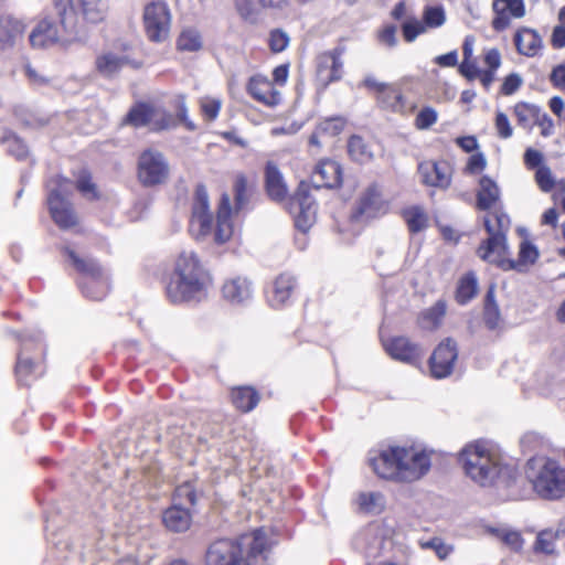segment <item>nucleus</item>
I'll use <instances>...</instances> for the list:
<instances>
[{
    "label": "nucleus",
    "mask_w": 565,
    "mask_h": 565,
    "mask_svg": "<svg viewBox=\"0 0 565 565\" xmlns=\"http://www.w3.org/2000/svg\"><path fill=\"white\" fill-rule=\"evenodd\" d=\"M233 204L227 192H223L216 207L215 228L213 231V214L210 211V200L206 186L202 183L194 189L189 231L195 239L214 234L218 245L227 243L234 234L233 217L247 211L254 193V184L248 177L238 172L232 182Z\"/></svg>",
    "instance_id": "1"
},
{
    "label": "nucleus",
    "mask_w": 565,
    "mask_h": 565,
    "mask_svg": "<svg viewBox=\"0 0 565 565\" xmlns=\"http://www.w3.org/2000/svg\"><path fill=\"white\" fill-rule=\"evenodd\" d=\"M213 276L194 250H182L163 279L164 295L172 305L201 302L209 296Z\"/></svg>",
    "instance_id": "2"
},
{
    "label": "nucleus",
    "mask_w": 565,
    "mask_h": 565,
    "mask_svg": "<svg viewBox=\"0 0 565 565\" xmlns=\"http://www.w3.org/2000/svg\"><path fill=\"white\" fill-rule=\"evenodd\" d=\"M458 460L466 476L481 487L510 490L522 478L516 466L504 463L501 456L483 439L468 443L460 450Z\"/></svg>",
    "instance_id": "3"
},
{
    "label": "nucleus",
    "mask_w": 565,
    "mask_h": 565,
    "mask_svg": "<svg viewBox=\"0 0 565 565\" xmlns=\"http://www.w3.org/2000/svg\"><path fill=\"white\" fill-rule=\"evenodd\" d=\"M483 225L489 236L477 248V255L482 260L494 263L504 270L515 269L518 271H522L537 260L539 250L527 239L520 243L518 259L505 258L508 250L507 235L511 227V220L501 209L486 215Z\"/></svg>",
    "instance_id": "4"
},
{
    "label": "nucleus",
    "mask_w": 565,
    "mask_h": 565,
    "mask_svg": "<svg viewBox=\"0 0 565 565\" xmlns=\"http://www.w3.org/2000/svg\"><path fill=\"white\" fill-rule=\"evenodd\" d=\"M271 544L264 529H255L236 540L218 539L205 554L206 565H266Z\"/></svg>",
    "instance_id": "5"
},
{
    "label": "nucleus",
    "mask_w": 565,
    "mask_h": 565,
    "mask_svg": "<svg viewBox=\"0 0 565 565\" xmlns=\"http://www.w3.org/2000/svg\"><path fill=\"white\" fill-rule=\"evenodd\" d=\"M374 473L385 480L414 482L428 473L431 467L430 456L424 450L412 447L387 446L369 458Z\"/></svg>",
    "instance_id": "6"
},
{
    "label": "nucleus",
    "mask_w": 565,
    "mask_h": 565,
    "mask_svg": "<svg viewBox=\"0 0 565 565\" xmlns=\"http://www.w3.org/2000/svg\"><path fill=\"white\" fill-rule=\"evenodd\" d=\"M58 21L42 19L32 30L29 41L34 49H44L60 41H70L79 33L78 14L74 0H53Z\"/></svg>",
    "instance_id": "7"
},
{
    "label": "nucleus",
    "mask_w": 565,
    "mask_h": 565,
    "mask_svg": "<svg viewBox=\"0 0 565 565\" xmlns=\"http://www.w3.org/2000/svg\"><path fill=\"white\" fill-rule=\"evenodd\" d=\"M47 371L46 345L38 338H23L14 364V377L19 386L30 387Z\"/></svg>",
    "instance_id": "8"
},
{
    "label": "nucleus",
    "mask_w": 565,
    "mask_h": 565,
    "mask_svg": "<svg viewBox=\"0 0 565 565\" xmlns=\"http://www.w3.org/2000/svg\"><path fill=\"white\" fill-rule=\"evenodd\" d=\"M473 36H467L462 43V61L458 65V72L467 81L472 82L479 79L486 90H489L495 81V73L502 64V57L499 49H487L482 53V61L484 68L480 70L477 66V61L473 57Z\"/></svg>",
    "instance_id": "9"
},
{
    "label": "nucleus",
    "mask_w": 565,
    "mask_h": 565,
    "mask_svg": "<svg viewBox=\"0 0 565 565\" xmlns=\"http://www.w3.org/2000/svg\"><path fill=\"white\" fill-rule=\"evenodd\" d=\"M62 252L72 262L76 271L82 275L79 288L83 295L95 301L105 299L109 291V281L102 266L94 259L79 257L67 246H64Z\"/></svg>",
    "instance_id": "10"
},
{
    "label": "nucleus",
    "mask_w": 565,
    "mask_h": 565,
    "mask_svg": "<svg viewBox=\"0 0 565 565\" xmlns=\"http://www.w3.org/2000/svg\"><path fill=\"white\" fill-rule=\"evenodd\" d=\"M362 85L373 96L376 106L384 111L406 117L416 109V104L408 103L402 87L395 83H383L373 76H366Z\"/></svg>",
    "instance_id": "11"
},
{
    "label": "nucleus",
    "mask_w": 565,
    "mask_h": 565,
    "mask_svg": "<svg viewBox=\"0 0 565 565\" xmlns=\"http://www.w3.org/2000/svg\"><path fill=\"white\" fill-rule=\"evenodd\" d=\"M530 481L542 499L556 501L565 498V467L553 458H544Z\"/></svg>",
    "instance_id": "12"
},
{
    "label": "nucleus",
    "mask_w": 565,
    "mask_h": 565,
    "mask_svg": "<svg viewBox=\"0 0 565 565\" xmlns=\"http://www.w3.org/2000/svg\"><path fill=\"white\" fill-rule=\"evenodd\" d=\"M120 125L136 129L149 127L152 132H161L177 127V122L170 113L161 110L152 103L145 100L134 103L122 117Z\"/></svg>",
    "instance_id": "13"
},
{
    "label": "nucleus",
    "mask_w": 565,
    "mask_h": 565,
    "mask_svg": "<svg viewBox=\"0 0 565 565\" xmlns=\"http://www.w3.org/2000/svg\"><path fill=\"white\" fill-rule=\"evenodd\" d=\"M136 177L143 188H156L168 182L170 166L166 156L153 148H146L138 154Z\"/></svg>",
    "instance_id": "14"
},
{
    "label": "nucleus",
    "mask_w": 565,
    "mask_h": 565,
    "mask_svg": "<svg viewBox=\"0 0 565 565\" xmlns=\"http://www.w3.org/2000/svg\"><path fill=\"white\" fill-rule=\"evenodd\" d=\"M511 110L518 127L525 132L530 134L536 128L543 138H550L555 134L553 118L540 105L520 100Z\"/></svg>",
    "instance_id": "15"
},
{
    "label": "nucleus",
    "mask_w": 565,
    "mask_h": 565,
    "mask_svg": "<svg viewBox=\"0 0 565 565\" xmlns=\"http://www.w3.org/2000/svg\"><path fill=\"white\" fill-rule=\"evenodd\" d=\"M172 14L164 1H150L143 8L142 25L151 43H162L170 36Z\"/></svg>",
    "instance_id": "16"
},
{
    "label": "nucleus",
    "mask_w": 565,
    "mask_h": 565,
    "mask_svg": "<svg viewBox=\"0 0 565 565\" xmlns=\"http://www.w3.org/2000/svg\"><path fill=\"white\" fill-rule=\"evenodd\" d=\"M46 207L51 220L60 230H77L81 226V216L73 202L63 195L60 190H49Z\"/></svg>",
    "instance_id": "17"
},
{
    "label": "nucleus",
    "mask_w": 565,
    "mask_h": 565,
    "mask_svg": "<svg viewBox=\"0 0 565 565\" xmlns=\"http://www.w3.org/2000/svg\"><path fill=\"white\" fill-rule=\"evenodd\" d=\"M458 345L452 338L441 340L428 359L429 374L435 380L450 376L458 360Z\"/></svg>",
    "instance_id": "18"
},
{
    "label": "nucleus",
    "mask_w": 565,
    "mask_h": 565,
    "mask_svg": "<svg viewBox=\"0 0 565 565\" xmlns=\"http://www.w3.org/2000/svg\"><path fill=\"white\" fill-rule=\"evenodd\" d=\"M382 345L390 358L395 361L418 366L422 363L424 351L418 342L406 335H392L382 340Z\"/></svg>",
    "instance_id": "19"
},
{
    "label": "nucleus",
    "mask_w": 565,
    "mask_h": 565,
    "mask_svg": "<svg viewBox=\"0 0 565 565\" xmlns=\"http://www.w3.org/2000/svg\"><path fill=\"white\" fill-rule=\"evenodd\" d=\"M523 164L527 171L534 172V182L542 192L550 193L555 189L556 178L542 151L532 147L526 148L523 153Z\"/></svg>",
    "instance_id": "20"
},
{
    "label": "nucleus",
    "mask_w": 565,
    "mask_h": 565,
    "mask_svg": "<svg viewBox=\"0 0 565 565\" xmlns=\"http://www.w3.org/2000/svg\"><path fill=\"white\" fill-rule=\"evenodd\" d=\"M298 290L297 278L290 273H281L267 288L266 300L271 308L281 309L292 303Z\"/></svg>",
    "instance_id": "21"
},
{
    "label": "nucleus",
    "mask_w": 565,
    "mask_h": 565,
    "mask_svg": "<svg viewBox=\"0 0 565 565\" xmlns=\"http://www.w3.org/2000/svg\"><path fill=\"white\" fill-rule=\"evenodd\" d=\"M493 17L491 28L495 32L509 29L513 20L525 17L526 7L524 0H492Z\"/></svg>",
    "instance_id": "22"
},
{
    "label": "nucleus",
    "mask_w": 565,
    "mask_h": 565,
    "mask_svg": "<svg viewBox=\"0 0 565 565\" xmlns=\"http://www.w3.org/2000/svg\"><path fill=\"white\" fill-rule=\"evenodd\" d=\"M245 89L253 100L266 107H276L281 102V93L262 73L252 75L246 82Z\"/></svg>",
    "instance_id": "23"
},
{
    "label": "nucleus",
    "mask_w": 565,
    "mask_h": 565,
    "mask_svg": "<svg viewBox=\"0 0 565 565\" xmlns=\"http://www.w3.org/2000/svg\"><path fill=\"white\" fill-rule=\"evenodd\" d=\"M422 182L428 186L448 189L451 184L454 169L446 160H427L418 164Z\"/></svg>",
    "instance_id": "24"
},
{
    "label": "nucleus",
    "mask_w": 565,
    "mask_h": 565,
    "mask_svg": "<svg viewBox=\"0 0 565 565\" xmlns=\"http://www.w3.org/2000/svg\"><path fill=\"white\" fill-rule=\"evenodd\" d=\"M290 212L294 214L295 226L302 233H307L316 218V211L310 202L308 189L301 183L290 202Z\"/></svg>",
    "instance_id": "25"
},
{
    "label": "nucleus",
    "mask_w": 565,
    "mask_h": 565,
    "mask_svg": "<svg viewBox=\"0 0 565 565\" xmlns=\"http://www.w3.org/2000/svg\"><path fill=\"white\" fill-rule=\"evenodd\" d=\"M341 51L334 49L318 56L316 78L322 89L342 77Z\"/></svg>",
    "instance_id": "26"
},
{
    "label": "nucleus",
    "mask_w": 565,
    "mask_h": 565,
    "mask_svg": "<svg viewBox=\"0 0 565 565\" xmlns=\"http://www.w3.org/2000/svg\"><path fill=\"white\" fill-rule=\"evenodd\" d=\"M311 180L318 189H339L343 183L342 167L332 159H321L311 173Z\"/></svg>",
    "instance_id": "27"
},
{
    "label": "nucleus",
    "mask_w": 565,
    "mask_h": 565,
    "mask_svg": "<svg viewBox=\"0 0 565 565\" xmlns=\"http://www.w3.org/2000/svg\"><path fill=\"white\" fill-rule=\"evenodd\" d=\"M382 207L381 191L377 184H371L360 195L351 212V221L361 222L377 216Z\"/></svg>",
    "instance_id": "28"
},
{
    "label": "nucleus",
    "mask_w": 565,
    "mask_h": 565,
    "mask_svg": "<svg viewBox=\"0 0 565 565\" xmlns=\"http://www.w3.org/2000/svg\"><path fill=\"white\" fill-rule=\"evenodd\" d=\"M513 44L519 55L530 58L540 56L544 49V41L540 32L525 25L515 30Z\"/></svg>",
    "instance_id": "29"
},
{
    "label": "nucleus",
    "mask_w": 565,
    "mask_h": 565,
    "mask_svg": "<svg viewBox=\"0 0 565 565\" xmlns=\"http://www.w3.org/2000/svg\"><path fill=\"white\" fill-rule=\"evenodd\" d=\"M344 126L345 120L341 117H329L321 120L309 136L308 145L310 151L313 154H318L327 140L340 135Z\"/></svg>",
    "instance_id": "30"
},
{
    "label": "nucleus",
    "mask_w": 565,
    "mask_h": 565,
    "mask_svg": "<svg viewBox=\"0 0 565 565\" xmlns=\"http://www.w3.org/2000/svg\"><path fill=\"white\" fill-rule=\"evenodd\" d=\"M476 207L480 211H488L487 215L493 213L497 209L504 211L500 203V189L488 175H482L479 180Z\"/></svg>",
    "instance_id": "31"
},
{
    "label": "nucleus",
    "mask_w": 565,
    "mask_h": 565,
    "mask_svg": "<svg viewBox=\"0 0 565 565\" xmlns=\"http://www.w3.org/2000/svg\"><path fill=\"white\" fill-rule=\"evenodd\" d=\"M264 189L267 196L275 202H282L288 196L282 173L273 161H267L264 168Z\"/></svg>",
    "instance_id": "32"
},
{
    "label": "nucleus",
    "mask_w": 565,
    "mask_h": 565,
    "mask_svg": "<svg viewBox=\"0 0 565 565\" xmlns=\"http://www.w3.org/2000/svg\"><path fill=\"white\" fill-rule=\"evenodd\" d=\"M193 514L189 508L171 504L162 512V524L173 533H184L192 526Z\"/></svg>",
    "instance_id": "33"
},
{
    "label": "nucleus",
    "mask_w": 565,
    "mask_h": 565,
    "mask_svg": "<svg viewBox=\"0 0 565 565\" xmlns=\"http://www.w3.org/2000/svg\"><path fill=\"white\" fill-rule=\"evenodd\" d=\"M25 24L11 15H0V50L12 49L23 38Z\"/></svg>",
    "instance_id": "34"
},
{
    "label": "nucleus",
    "mask_w": 565,
    "mask_h": 565,
    "mask_svg": "<svg viewBox=\"0 0 565 565\" xmlns=\"http://www.w3.org/2000/svg\"><path fill=\"white\" fill-rule=\"evenodd\" d=\"M74 8L78 14L81 29V18L83 21L92 24H97L105 20L108 11V0H74Z\"/></svg>",
    "instance_id": "35"
},
{
    "label": "nucleus",
    "mask_w": 565,
    "mask_h": 565,
    "mask_svg": "<svg viewBox=\"0 0 565 565\" xmlns=\"http://www.w3.org/2000/svg\"><path fill=\"white\" fill-rule=\"evenodd\" d=\"M230 401L236 411L247 414L257 407L260 394L250 385L234 386L230 390Z\"/></svg>",
    "instance_id": "36"
},
{
    "label": "nucleus",
    "mask_w": 565,
    "mask_h": 565,
    "mask_svg": "<svg viewBox=\"0 0 565 565\" xmlns=\"http://www.w3.org/2000/svg\"><path fill=\"white\" fill-rule=\"evenodd\" d=\"M223 298L231 303H243L252 298L253 288L246 277H234L227 279L222 286Z\"/></svg>",
    "instance_id": "37"
},
{
    "label": "nucleus",
    "mask_w": 565,
    "mask_h": 565,
    "mask_svg": "<svg viewBox=\"0 0 565 565\" xmlns=\"http://www.w3.org/2000/svg\"><path fill=\"white\" fill-rule=\"evenodd\" d=\"M74 188L82 198L89 202H97L103 199V192L98 184L95 182L93 173L87 168H82L74 171Z\"/></svg>",
    "instance_id": "38"
},
{
    "label": "nucleus",
    "mask_w": 565,
    "mask_h": 565,
    "mask_svg": "<svg viewBox=\"0 0 565 565\" xmlns=\"http://www.w3.org/2000/svg\"><path fill=\"white\" fill-rule=\"evenodd\" d=\"M447 306L444 300L436 301L431 307L422 311L417 317V324L422 330H437L446 316Z\"/></svg>",
    "instance_id": "39"
},
{
    "label": "nucleus",
    "mask_w": 565,
    "mask_h": 565,
    "mask_svg": "<svg viewBox=\"0 0 565 565\" xmlns=\"http://www.w3.org/2000/svg\"><path fill=\"white\" fill-rule=\"evenodd\" d=\"M478 278L475 271L465 273L457 281L455 300L458 305L469 303L478 295Z\"/></svg>",
    "instance_id": "40"
},
{
    "label": "nucleus",
    "mask_w": 565,
    "mask_h": 565,
    "mask_svg": "<svg viewBox=\"0 0 565 565\" xmlns=\"http://www.w3.org/2000/svg\"><path fill=\"white\" fill-rule=\"evenodd\" d=\"M0 143L8 145V153L18 161L26 160L30 154L26 143L11 129H0Z\"/></svg>",
    "instance_id": "41"
},
{
    "label": "nucleus",
    "mask_w": 565,
    "mask_h": 565,
    "mask_svg": "<svg viewBox=\"0 0 565 565\" xmlns=\"http://www.w3.org/2000/svg\"><path fill=\"white\" fill-rule=\"evenodd\" d=\"M409 233L417 234L429 226V215L423 206L412 205L402 211Z\"/></svg>",
    "instance_id": "42"
},
{
    "label": "nucleus",
    "mask_w": 565,
    "mask_h": 565,
    "mask_svg": "<svg viewBox=\"0 0 565 565\" xmlns=\"http://www.w3.org/2000/svg\"><path fill=\"white\" fill-rule=\"evenodd\" d=\"M198 490L192 481H184L175 487L172 493V501L174 505L184 507L188 505L191 511L196 507L198 503Z\"/></svg>",
    "instance_id": "43"
},
{
    "label": "nucleus",
    "mask_w": 565,
    "mask_h": 565,
    "mask_svg": "<svg viewBox=\"0 0 565 565\" xmlns=\"http://www.w3.org/2000/svg\"><path fill=\"white\" fill-rule=\"evenodd\" d=\"M482 319L489 330H495L500 326L501 315L495 302L494 286H491L486 294Z\"/></svg>",
    "instance_id": "44"
},
{
    "label": "nucleus",
    "mask_w": 565,
    "mask_h": 565,
    "mask_svg": "<svg viewBox=\"0 0 565 565\" xmlns=\"http://www.w3.org/2000/svg\"><path fill=\"white\" fill-rule=\"evenodd\" d=\"M175 47L180 52H199L203 47L200 31L194 28L183 29L177 38Z\"/></svg>",
    "instance_id": "45"
},
{
    "label": "nucleus",
    "mask_w": 565,
    "mask_h": 565,
    "mask_svg": "<svg viewBox=\"0 0 565 565\" xmlns=\"http://www.w3.org/2000/svg\"><path fill=\"white\" fill-rule=\"evenodd\" d=\"M128 64L126 57L118 56L114 53H104L97 56L95 66L98 73L104 76H111Z\"/></svg>",
    "instance_id": "46"
},
{
    "label": "nucleus",
    "mask_w": 565,
    "mask_h": 565,
    "mask_svg": "<svg viewBox=\"0 0 565 565\" xmlns=\"http://www.w3.org/2000/svg\"><path fill=\"white\" fill-rule=\"evenodd\" d=\"M423 23L426 29H437L446 22V12L443 6H426L423 10Z\"/></svg>",
    "instance_id": "47"
},
{
    "label": "nucleus",
    "mask_w": 565,
    "mask_h": 565,
    "mask_svg": "<svg viewBox=\"0 0 565 565\" xmlns=\"http://www.w3.org/2000/svg\"><path fill=\"white\" fill-rule=\"evenodd\" d=\"M348 152L353 160L359 162H364L371 158V153L363 138L355 135L350 137L348 141Z\"/></svg>",
    "instance_id": "48"
},
{
    "label": "nucleus",
    "mask_w": 565,
    "mask_h": 565,
    "mask_svg": "<svg viewBox=\"0 0 565 565\" xmlns=\"http://www.w3.org/2000/svg\"><path fill=\"white\" fill-rule=\"evenodd\" d=\"M173 107L175 109V117H173V119L175 120L177 125L181 124L190 131L195 130L196 126L192 120L189 119L188 116V107L184 95H178L174 98Z\"/></svg>",
    "instance_id": "49"
},
{
    "label": "nucleus",
    "mask_w": 565,
    "mask_h": 565,
    "mask_svg": "<svg viewBox=\"0 0 565 565\" xmlns=\"http://www.w3.org/2000/svg\"><path fill=\"white\" fill-rule=\"evenodd\" d=\"M438 120V113L431 106H424L416 115L414 126L418 130H427Z\"/></svg>",
    "instance_id": "50"
},
{
    "label": "nucleus",
    "mask_w": 565,
    "mask_h": 565,
    "mask_svg": "<svg viewBox=\"0 0 565 565\" xmlns=\"http://www.w3.org/2000/svg\"><path fill=\"white\" fill-rule=\"evenodd\" d=\"M426 26L423 21L417 20L415 17L402 23V33L406 42L412 43L416 38L426 32Z\"/></svg>",
    "instance_id": "51"
},
{
    "label": "nucleus",
    "mask_w": 565,
    "mask_h": 565,
    "mask_svg": "<svg viewBox=\"0 0 565 565\" xmlns=\"http://www.w3.org/2000/svg\"><path fill=\"white\" fill-rule=\"evenodd\" d=\"M290 39L288 34L281 29H274L269 32L268 47L271 53L277 54L287 49Z\"/></svg>",
    "instance_id": "52"
},
{
    "label": "nucleus",
    "mask_w": 565,
    "mask_h": 565,
    "mask_svg": "<svg viewBox=\"0 0 565 565\" xmlns=\"http://www.w3.org/2000/svg\"><path fill=\"white\" fill-rule=\"evenodd\" d=\"M222 108V102L218 98L205 97L200 100L201 114L206 121H213L217 118Z\"/></svg>",
    "instance_id": "53"
},
{
    "label": "nucleus",
    "mask_w": 565,
    "mask_h": 565,
    "mask_svg": "<svg viewBox=\"0 0 565 565\" xmlns=\"http://www.w3.org/2000/svg\"><path fill=\"white\" fill-rule=\"evenodd\" d=\"M419 546L423 550H433L437 557L441 561L446 559L452 552V547L447 545L440 537H433L429 541L419 542Z\"/></svg>",
    "instance_id": "54"
},
{
    "label": "nucleus",
    "mask_w": 565,
    "mask_h": 565,
    "mask_svg": "<svg viewBox=\"0 0 565 565\" xmlns=\"http://www.w3.org/2000/svg\"><path fill=\"white\" fill-rule=\"evenodd\" d=\"M494 128L500 139H509L513 136V127L505 113L498 110L494 117Z\"/></svg>",
    "instance_id": "55"
},
{
    "label": "nucleus",
    "mask_w": 565,
    "mask_h": 565,
    "mask_svg": "<svg viewBox=\"0 0 565 565\" xmlns=\"http://www.w3.org/2000/svg\"><path fill=\"white\" fill-rule=\"evenodd\" d=\"M536 553L550 555L554 552V537L551 532L542 531L537 534L533 546Z\"/></svg>",
    "instance_id": "56"
},
{
    "label": "nucleus",
    "mask_w": 565,
    "mask_h": 565,
    "mask_svg": "<svg viewBox=\"0 0 565 565\" xmlns=\"http://www.w3.org/2000/svg\"><path fill=\"white\" fill-rule=\"evenodd\" d=\"M548 81L553 88L565 93V58L553 66Z\"/></svg>",
    "instance_id": "57"
},
{
    "label": "nucleus",
    "mask_w": 565,
    "mask_h": 565,
    "mask_svg": "<svg viewBox=\"0 0 565 565\" xmlns=\"http://www.w3.org/2000/svg\"><path fill=\"white\" fill-rule=\"evenodd\" d=\"M521 84V77L516 73H511L504 77L500 87V94L503 96H510L520 88Z\"/></svg>",
    "instance_id": "58"
},
{
    "label": "nucleus",
    "mask_w": 565,
    "mask_h": 565,
    "mask_svg": "<svg viewBox=\"0 0 565 565\" xmlns=\"http://www.w3.org/2000/svg\"><path fill=\"white\" fill-rule=\"evenodd\" d=\"M381 498L380 493L375 492H361L358 495L359 509L363 512H372Z\"/></svg>",
    "instance_id": "59"
},
{
    "label": "nucleus",
    "mask_w": 565,
    "mask_h": 565,
    "mask_svg": "<svg viewBox=\"0 0 565 565\" xmlns=\"http://www.w3.org/2000/svg\"><path fill=\"white\" fill-rule=\"evenodd\" d=\"M487 161L481 152L472 154L466 164L465 171L469 174H477L484 170Z\"/></svg>",
    "instance_id": "60"
},
{
    "label": "nucleus",
    "mask_w": 565,
    "mask_h": 565,
    "mask_svg": "<svg viewBox=\"0 0 565 565\" xmlns=\"http://www.w3.org/2000/svg\"><path fill=\"white\" fill-rule=\"evenodd\" d=\"M501 541L510 546L514 551H519L522 548L523 539L521 534L516 531H503L500 534Z\"/></svg>",
    "instance_id": "61"
},
{
    "label": "nucleus",
    "mask_w": 565,
    "mask_h": 565,
    "mask_svg": "<svg viewBox=\"0 0 565 565\" xmlns=\"http://www.w3.org/2000/svg\"><path fill=\"white\" fill-rule=\"evenodd\" d=\"M550 44L554 50L565 47V25L557 24L553 28Z\"/></svg>",
    "instance_id": "62"
},
{
    "label": "nucleus",
    "mask_w": 565,
    "mask_h": 565,
    "mask_svg": "<svg viewBox=\"0 0 565 565\" xmlns=\"http://www.w3.org/2000/svg\"><path fill=\"white\" fill-rule=\"evenodd\" d=\"M289 76V64H280L273 70L274 86H285Z\"/></svg>",
    "instance_id": "63"
},
{
    "label": "nucleus",
    "mask_w": 565,
    "mask_h": 565,
    "mask_svg": "<svg viewBox=\"0 0 565 565\" xmlns=\"http://www.w3.org/2000/svg\"><path fill=\"white\" fill-rule=\"evenodd\" d=\"M547 106L550 110L559 119L565 118V103L561 96H553L548 99Z\"/></svg>",
    "instance_id": "64"
}]
</instances>
